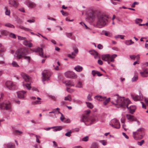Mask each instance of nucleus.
Segmentation results:
<instances>
[{
	"label": "nucleus",
	"mask_w": 148,
	"mask_h": 148,
	"mask_svg": "<svg viewBox=\"0 0 148 148\" xmlns=\"http://www.w3.org/2000/svg\"><path fill=\"white\" fill-rule=\"evenodd\" d=\"M113 101L112 103L118 106V108L122 107L124 108H128V105L130 103L129 99H125L124 97H119L118 95L114 96L112 98Z\"/></svg>",
	"instance_id": "obj_1"
},
{
	"label": "nucleus",
	"mask_w": 148,
	"mask_h": 148,
	"mask_svg": "<svg viewBox=\"0 0 148 148\" xmlns=\"http://www.w3.org/2000/svg\"><path fill=\"white\" fill-rule=\"evenodd\" d=\"M29 51L27 49H20L16 51L14 55V58L16 59H20L23 58L29 62L30 58L29 56H26L28 54Z\"/></svg>",
	"instance_id": "obj_2"
},
{
	"label": "nucleus",
	"mask_w": 148,
	"mask_h": 148,
	"mask_svg": "<svg viewBox=\"0 0 148 148\" xmlns=\"http://www.w3.org/2000/svg\"><path fill=\"white\" fill-rule=\"evenodd\" d=\"M97 27L101 28L106 25L108 21V17L106 15L101 13H99L97 14Z\"/></svg>",
	"instance_id": "obj_3"
},
{
	"label": "nucleus",
	"mask_w": 148,
	"mask_h": 148,
	"mask_svg": "<svg viewBox=\"0 0 148 148\" xmlns=\"http://www.w3.org/2000/svg\"><path fill=\"white\" fill-rule=\"evenodd\" d=\"M145 130L144 128H140L136 131L133 132V137L136 140L141 139L145 136Z\"/></svg>",
	"instance_id": "obj_4"
},
{
	"label": "nucleus",
	"mask_w": 148,
	"mask_h": 148,
	"mask_svg": "<svg viewBox=\"0 0 148 148\" xmlns=\"http://www.w3.org/2000/svg\"><path fill=\"white\" fill-rule=\"evenodd\" d=\"M117 56L116 54H113L111 56L109 54H104L101 56L102 60L107 61L108 64L110 62H113L114 61V59Z\"/></svg>",
	"instance_id": "obj_5"
},
{
	"label": "nucleus",
	"mask_w": 148,
	"mask_h": 148,
	"mask_svg": "<svg viewBox=\"0 0 148 148\" xmlns=\"http://www.w3.org/2000/svg\"><path fill=\"white\" fill-rule=\"evenodd\" d=\"M11 106L10 102L8 101H5L0 103V108L6 110L10 109Z\"/></svg>",
	"instance_id": "obj_6"
},
{
	"label": "nucleus",
	"mask_w": 148,
	"mask_h": 148,
	"mask_svg": "<svg viewBox=\"0 0 148 148\" xmlns=\"http://www.w3.org/2000/svg\"><path fill=\"white\" fill-rule=\"evenodd\" d=\"M42 81L43 82L49 79L51 76L50 72L47 70H45L42 72Z\"/></svg>",
	"instance_id": "obj_7"
},
{
	"label": "nucleus",
	"mask_w": 148,
	"mask_h": 148,
	"mask_svg": "<svg viewBox=\"0 0 148 148\" xmlns=\"http://www.w3.org/2000/svg\"><path fill=\"white\" fill-rule=\"evenodd\" d=\"M110 124L113 127L117 129H119L120 126L119 122L116 119H112L110 122Z\"/></svg>",
	"instance_id": "obj_8"
},
{
	"label": "nucleus",
	"mask_w": 148,
	"mask_h": 148,
	"mask_svg": "<svg viewBox=\"0 0 148 148\" xmlns=\"http://www.w3.org/2000/svg\"><path fill=\"white\" fill-rule=\"evenodd\" d=\"M64 75L68 78L75 79L77 77V75L72 71H69L66 72L64 73Z\"/></svg>",
	"instance_id": "obj_9"
},
{
	"label": "nucleus",
	"mask_w": 148,
	"mask_h": 148,
	"mask_svg": "<svg viewBox=\"0 0 148 148\" xmlns=\"http://www.w3.org/2000/svg\"><path fill=\"white\" fill-rule=\"evenodd\" d=\"M6 87L10 90H12L14 88V84L11 81H7L5 83Z\"/></svg>",
	"instance_id": "obj_10"
},
{
	"label": "nucleus",
	"mask_w": 148,
	"mask_h": 148,
	"mask_svg": "<svg viewBox=\"0 0 148 148\" xmlns=\"http://www.w3.org/2000/svg\"><path fill=\"white\" fill-rule=\"evenodd\" d=\"M131 97L135 101L141 100L143 99L142 96L140 92L139 93V95H132Z\"/></svg>",
	"instance_id": "obj_11"
},
{
	"label": "nucleus",
	"mask_w": 148,
	"mask_h": 148,
	"mask_svg": "<svg viewBox=\"0 0 148 148\" xmlns=\"http://www.w3.org/2000/svg\"><path fill=\"white\" fill-rule=\"evenodd\" d=\"M25 3L30 8H33L36 6V5L34 3L29 0H27Z\"/></svg>",
	"instance_id": "obj_12"
},
{
	"label": "nucleus",
	"mask_w": 148,
	"mask_h": 148,
	"mask_svg": "<svg viewBox=\"0 0 148 148\" xmlns=\"http://www.w3.org/2000/svg\"><path fill=\"white\" fill-rule=\"evenodd\" d=\"M26 91H20L17 92L18 97L20 99H24L26 95Z\"/></svg>",
	"instance_id": "obj_13"
},
{
	"label": "nucleus",
	"mask_w": 148,
	"mask_h": 148,
	"mask_svg": "<svg viewBox=\"0 0 148 148\" xmlns=\"http://www.w3.org/2000/svg\"><path fill=\"white\" fill-rule=\"evenodd\" d=\"M90 121V118L86 115H83L81 119V122H84L85 124L89 123Z\"/></svg>",
	"instance_id": "obj_14"
},
{
	"label": "nucleus",
	"mask_w": 148,
	"mask_h": 148,
	"mask_svg": "<svg viewBox=\"0 0 148 148\" xmlns=\"http://www.w3.org/2000/svg\"><path fill=\"white\" fill-rule=\"evenodd\" d=\"M35 52H38L39 55L41 57H43V49L42 48L38 47L36 49L33 51Z\"/></svg>",
	"instance_id": "obj_15"
},
{
	"label": "nucleus",
	"mask_w": 148,
	"mask_h": 148,
	"mask_svg": "<svg viewBox=\"0 0 148 148\" xmlns=\"http://www.w3.org/2000/svg\"><path fill=\"white\" fill-rule=\"evenodd\" d=\"M21 76L26 82H29L30 80L29 77L26 74L22 73L21 74Z\"/></svg>",
	"instance_id": "obj_16"
},
{
	"label": "nucleus",
	"mask_w": 148,
	"mask_h": 148,
	"mask_svg": "<svg viewBox=\"0 0 148 148\" xmlns=\"http://www.w3.org/2000/svg\"><path fill=\"white\" fill-rule=\"evenodd\" d=\"M95 15V12L93 11H92L89 14V17H90V18L91 19L92 21H94Z\"/></svg>",
	"instance_id": "obj_17"
},
{
	"label": "nucleus",
	"mask_w": 148,
	"mask_h": 148,
	"mask_svg": "<svg viewBox=\"0 0 148 148\" xmlns=\"http://www.w3.org/2000/svg\"><path fill=\"white\" fill-rule=\"evenodd\" d=\"M3 146L5 148H15V145L12 143L4 144Z\"/></svg>",
	"instance_id": "obj_18"
},
{
	"label": "nucleus",
	"mask_w": 148,
	"mask_h": 148,
	"mask_svg": "<svg viewBox=\"0 0 148 148\" xmlns=\"http://www.w3.org/2000/svg\"><path fill=\"white\" fill-rule=\"evenodd\" d=\"M126 117L128 120L130 121H136V119L135 118L134 116L130 114L126 115Z\"/></svg>",
	"instance_id": "obj_19"
},
{
	"label": "nucleus",
	"mask_w": 148,
	"mask_h": 148,
	"mask_svg": "<svg viewBox=\"0 0 148 148\" xmlns=\"http://www.w3.org/2000/svg\"><path fill=\"white\" fill-rule=\"evenodd\" d=\"M89 53L91 55L94 56L95 59H96L98 58V53L95 51H90Z\"/></svg>",
	"instance_id": "obj_20"
},
{
	"label": "nucleus",
	"mask_w": 148,
	"mask_h": 148,
	"mask_svg": "<svg viewBox=\"0 0 148 148\" xmlns=\"http://www.w3.org/2000/svg\"><path fill=\"white\" fill-rule=\"evenodd\" d=\"M23 44L25 46H28L30 48L32 47L33 46V44L32 43L26 40H25L23 41Z\"/></svg>",
	"instance_id": "obj_21"
},
{
	"label": "nucleus",
	"mask_w": 148,
	"mask_h": 148,
	"mask_svg": "<svg viewBox=\"0 0 148 148\" xmlns=\"http://www.w3.org/2000/svg\"><path fill=\"white\" fill-rule=\"evenodd\" d=\"M128 109H129L130 112L131 114H133L135 112L136 109V107L135 106H131L128 107Z\"/></svg>",
	"instance_id": "obj_22"
},
{
	"label": "nucleus",
	"mask_w": 148,
	"mask_h": 148,
	"mask_svg": "<svg viewBox=\"0 0 148 148\" xmlns=\"http://www.w3.org/2000/svg\"><path fill=\"white\" fill-rule=\"evenodd\" d=\"M65 84L66 86H74L75 85L73 82L71 80L66 81L65 82Z\"/></svg>",
	"instance_id": "obj_23"
},
{
	"label": "nucleus",
	"mask_w": 148,
	"mask_h": 148,
	"mask_svg": "<svg viewBox=\"0 0 148 148\" xmlns=\"http://www.w3.org/2000/svg\"><path fill=\"white\" fill-rule=\"evenodd\" d=\"M9 3L11 5V6H13L16 7H17L18 5L14 0H9Z\"/></svg>",
	"instance_id": "obj_24"
},
{
	"label": "nucleus",
	"mask_w": 148,
	"mask_h": 148,
	"mask_svg": "<svg viewBox=\"0 0 148 148\" xmlns=\"http://www.w3.org/2000/svg\"><path fill=\"white\" fill-rule=\"evenodd\" d=\"M74 69L78 72H80L82 71L83 67L79 65H77L74 68Z\"/></svg>",
	"instance_id": "obj_25"
},
{
	"label": "nucleus",
	"mask_w": 148,
	"mask_h": 148,
	"mask_svg": "<svg viewBox=\"0 0 148 148\" xmlns=\"http://www.w3.org/2000/svg\"><path fill=\"white\" fill-rule=\"evenodd\" d=\"M95 122H96V120L95 118H92L91 119H90V121L89 123H86V125H90L92 123H95Z\"/></svg>",
	"instance_id": "obj_26"
},
{
	"label": "nucleus",
	"mask_w": 148,
	"mask_h": 148,
	"mask_svg": "<svg viewBox=\"0 0 148 148\" xmlns=\"http://www.w3.org/2000/svg\"><path fill=\"white\" fill-rule=\"evenodd\" d=\"M141 76L143 77H147L148 76V72L146 71L140 72Z\"/></svg>",
	"instance_id": "obj_27"
},
{
	"label": "nucleus",
	"mask_w": 148,
	"mask_h": 148,
	"mask_svg": "<svg viewBox=\"0 0 148 148\" xmlns=\"http://www.w3.org/2000/svg\"><path fill=\"white\" fill-rule=\"evenodd\" d=\"M55 128V129L54 130L55 131H60L62 129V127L60 126H54L51 127V128Z\"/></svg>",
	"instance_id": "obj_28"
},
{
	"label": "nucleus",
	"mask_w": 148,
	"mask_h": 148,
	"mask_svg": "<svg viewBox=\"0 0 148 148\" xmlns=\"http://www.w3.org/2000/svg\"><path fill=\"white\" fill-rule=\"evenodd\" d=\"M64 100L65 101H72L71 97L70 95H68L67 96L64 97Z\"/></svg>",
	"instance_id": "obj_29"
},
{
	"label": "nucleus",
	"mask_w": 148,
	"mask_h": 148,
	"mask_svg": "<svg viewBox=\"0 0 148 148\" xmlns=\"http://www.w3.org/2000/svg\"><path fill=\"white\" fill-rule=\"evenodd\" d=\"M19 27L22 29H23L25 31H29L31 30V29H30L26 28L24 27L22 25H20L19 26Z\"/></svg>",
	"instance_id": "obj_30"
},
{
	"label": "nucleus",
	"mask_w": 148,
	"mask_h": 148,
	"mask_svg": "<svg viewBox=\"0 0 148 148\" xmlns=\"http://www.w3.org/2000/svg\"><path fill=\"white\" fill-rule=\"evenodd\" d=\"M75 87L78 88H82V82L79 81H78L77 84L76 85Z\"/></svg>",
	"instance_id": "obj_31"
},
{
	"label": "nucleus",
	"mask_w": 148,
	"mask_h": 148,
	"mask_svg": "<svg viewBox=\"0 0 148 148\" xmlns=\"http://www.w3.org/2000/svg\"><path fill=\"white\" fill-rule=\"evenodd\" d=\"M89 137L88 136H86L82 139H81L80 140L82 141L86 142L88 140Z\"/></svg>",
	"instance_id": "obj_32"
},
{
	"label": "nucleus",
	"mask_w": 148,
	"mask_h": 148,
	"mask_svg": "<svg viewBox=\"0 0 148 148\" xmlns=\"http://www.w3.org/2000/svg\"><path fill=\"white\" fill-rule=\"evenodd\" d=\"M5 49L0 43V52H4L5 51Z\"/></svg>",
	"instance_id": "obj_33"
},
{
	"label": "nucleus",
	"mask_w": 148,
	"mask_h": 148,
	"mask_svg": "<svg viewBox=\"0 0 148 148\" xmlns=\"http://www.w3.org/2000/svg\"><path fill=\"white\" fill-rule=\"evenodd\" d=\"M86 103L87 105V107L88 108L91 109L92 108H93V106L91 103L90 102H86Z\"/></svg>",
	"instance_id": "obj_34"
},
{
	"label": "nucleus",
	"mask_w": 148,
	"mask_h": 148,
	"mask_svg": "<svg viewBox=\"0 0 148 148\" xmlns=\"http://www.w3.org/2000/svg\"><path fill=\"white\" fill-rule=\"evenodd\" d=\"M134 43V42L132 41L131 40L127 41L125 42V44L127 45H130Z\"/></svg>",
	"instance_id": "obj_35"
},
{
	"label": "nucleus",
	"mask_w": 148,
	"mask_h": 148,
	"mask_svg": "<svg viewBox=\"0 0 148 148\" xmlns=\"http://www.w3.org/2000/svg\"><path fill=\"white\" fill-rule=\"evenodd\" d=\"M105 100L103 102V104L104 105H106L109 102L110 100V98L109 97L107 99H105Z\"/></svg>",
	"instance_id": "obj_36"
},
{
	"label": "nucleus",
	"mask_w": 148,
	"mask_h": 148,
	"mask_svg": "<svg viewBox=\"0 0 148 148\" xmlns=\"http://www.w3.org/2000/svg\"><path fill=\"white\" fill-rule=\"evenodd\" d=\"M66 35V36L69 38H72V33H68L67 32L66 33H65Z\"/></svg>",
	"instance_id": "obj_37"
},
{
	"label": "nucleus",
	"mask_w": 148,
	"mask_h": 148,
	"mask_svg": "<svg viewBox=\"0 0 148 148\" xmlns=\"http://www.w3.org/2000/svg\"><path fill=\"white\" fill-rule=\"evenodd\" d=\"M14 134H20L23 133L22 132L18 130H16L14 132Z\"/></svg>",
	"instance_id": "obj_38"
},
{
	"label": "nucleus",
	"mask_w": 148,
	"mask_h": 148,
	"mask_svg": "<svg viewBox=\"0 0 148 148\" xmlns=\"http://www.w3.org/2000/svg\"><path fill=\"white\" fill-rule=\"evenodd\" d=\"M98 146V144L96 143H93L92 145V147L93 148H97Z\"/></svg>",
	"instance_id": "obj_39"
},
{
	"label": "nucleus",
	"mask_w": 148,
	"mask_h": 148,
	"mask_svg": "<svg viewBox=\"0 0 148 148\" xmlns=\"http://www.w3.org/2000/svg\"><path fill=\"white\" fill-rule=\"evenodd\" d=\"M138 75H135L132 78V82H134L136 81L138 79Z\"/></svg>",
	"instance_id": "obj_40"
},
{
	"label": "nucleus",
	"mask_w": 148,
	"mask_h": 148,
	"mask_svg": "<svg viewBox=\"0 0 148 148\" xmlns=\"http://www.w3.org/2000/svg\"><path fill=\"white\" fill-rule=\"evenodd\" d=\"M5 25L6 26H7L8 27H10V28H14V27L13 25H12L11 24H10V23H7V24H5Z\"/></svg>",
	"instance_id": "obj_41"
},
{
	"label": "nucleus",
	"mask_w": 148,
	"mask_h": 148,
	"mask_svg": "<svg viewBox=\"0 0 148 148\" xmlns=\"http://www.w3.org/2000/svg\"><path fill=\"white\" fill-rule=\"evenodd\" d=\"M12 64L13 66L15 67H19V65L18 64L17 62L15 61H13L12 63Z\"/></svg>",
	"instance_id": "obj_42"
},
{
	"label": "nucleus",
	"mask_w": 148,
	"mask_h": 148,
	"mask_svg": "<svg viewBox=\"0 0 148 148\" xmlns=\"http://www.w3.org/2000/svg\"><path fill=\"white\" fill-rule=\"evenodd\" d=\"M58 112L60 113L61 114V116L60 117V119L62 121H63L64 120V115L61 112H60L59 111H58Z\"/></svg>",
	"instance_id": "obj_43"
},
{
	"label": "nucleus",
	"mask_w": 148,
	"mask_h": 148,
	"mask_svg": "<svg viewBox=\"0 0 148 148\" xmlns=\"http://www.w3.org/2000/svg\"><path fill=\"white\" fill-rule=\"evenodd\" d=\"M124 35H118L117 36H115V38H120L122 39H123L124 38Z\"/></svg>",
	"instance_id": "obj_44"
},
{
	"label": "nucleus",
	"mask_w": 148,
	"mask_h": 148,
	"mask_svg": "<svg viewBox=\"0 0 148 148\" xmlns=\"http://www.w3.org/2000/svg\"><path fill=\"white\" fill-rule=\"evenodd\" d=\"M142 21V20L141 19L137 18L135 20V22L136 24L141 23Z\"/></svg>",
	"instance_id": "obj_45"
},
{
	"label": "nucleus",
	"mask_w": 148,
	"mask_h": 148,
	"mask_svg": "<svg viewBox=\"0 0 148 148\" xmlns=\"http://www.w3.org/2000/svg\"><path fill=\"white\" fill-rule=\"evenodd\" d=\"M104 34L106 36L110 37L111 36V35L110 33L108 32L105 31L104 32Z\"/></svg>",
	"instance_id": "obj_46"
},
{
	"label": "nucleus",
	"mask_w": 148,
	"mask_h": 148,
	"mask_svg": "<svg viewBox=\"0 0 148 148\" xmlns=\"http://www.w3.org/2000/svg\"><path fill=\"white\" fill-rule=\"evenodd\" d=\"M71 131L70 130L69 131L67 132L65 134V135L66 136L68 137H70L71 135Z\"/></svg>",
	"instance_id": "obj_47"
},
{
	"label": "nucleus",
	"mask_w": 148,
	"mask_h": 148,
	"mask_svg": "<svg viewBox=\"0 0 148 148\" xmlns=\"http://www.w3.org/2000/svg\"><path fill=\"white\" fill-rule=\"evenodd\" d=\"M66 90L67 92H69V93H72L74 91V90L72 89H70L68 87H67L66 88Z\"/></svg>",
	"instance_id": "obj_48"
},
{
	"label": "nucleus",
	"mask_w": 148,
	"mask_h": 148,
	"mask_svg": "<svg viewBox=\"0 0 148 148\" xmlns=\"http://www.w3.org/2000/svg\"><path fill=\"white\" fill-rule=\"evenodd\" d=\"M36 137V141L37 143H40V140L38 138H40V136H38L37 135H35Z\"/></svg>",
	"instance_id": "obj_49"
},
{
	"label": "nucleus",
	"mask_w": 148,
	"mask_h": 148,
	"mask_svg": "<svg viewBox=\"0 0 148 148\" xmlns=\"http://www.w3.org/2000/svg\"><path fill=\"white\" fill-rule=\"evenodd\" d=\"M30 85V84H26L25 85L26 87L29 90H30L31 88Z\"/></svg>",
	"instance_id": "obj_50"
},
{
	"label": "nucleus",
	"mask_w": 148,
	"mask_h": 148,
	"mask_svg": "<svg viewBox=\"0 0 148 148\" xmlns=\"http://www.w3.org/2000/svg\"><path fill=\"white\" fill-rule=\"evenodd\" d=\"M144 140H142L138 142L137 143V144L138 145L141 146L143 143H144Z\"/></svg>",
	"instance_id": "obj_51"
},
{
	"label": "nucleus",
	"mask_w": 148,
	"mask_h": 148,
	"mask_svg": "<svg viewBox=\"0 0 148 148\" xmlns=\"http://www.w3.org/2000/svg\"><path fill=\"white\" fill-rule=\"evenodd\" d=\"M33 103L34 104H40L41 103V101L40 100H37L34 101Z\"/></svg>",
	"instance_id": "obj_52"
},
{
	"label": "nucleus",
	"mask_w": 148,
	"mask_h": 148,
	"mask_svg": "<svg viewBox=\"0 0 148 148\" xmlns=\"http://www.w3.org/2000/svg\"><path fill=\"white\" fill-rule=\"evenodd\" d=\"M97 71H96L94 70L92 71V74L93 75V76H95V75L97 74Z\"/></svg>",
	"instance_id": "obj_53"
},
{
	"label": "nucleus",
	"mask_w": 148,
	"mask_h": 148,
	"mask_svg": "<svg viewBox=\"0 0 148 148\" xmlns=\"http://www.w3.org/2000/svg\"><path fill=\"white\" fill-rule=\"evenodd\" d=\"M10 36L12 38H16V36L15 35V34H13V33H11L10 34Z\"/></svg>",
	"instance_id": "obj_54"
},
{
	"label": "nucleus",
	"mask_w": 148,
	"mask_h": 148,
	"mask_svg": "<svg viewBox=\"0 0 148 148\" xmlns=\"http://www.w3.org/2000/svg\"><path fill=\"white\" fill-rule=\"evenodd\" d=\"M18 39L21 40H23L26 39V38L25 37H21L19 36H18Z\"/></svg>",
	"instance_id": "obj_55"
},
{
	"label": "nucleus",
	"mask_w": 148,
	"mask_h": 148,
	"mask_svg": "<svg viewBox=\"0 0 148 148\" xmlns=\"http://www.w3.org/2000/svg\"><path fill=\"white\" fill-rule=\"evenodd\" d=\"M139 3L138 2H134L133 4L132 5L131 7L132 8H134L135 7V5H138Z\"/></svg>",
	"instance_id": "obj_56"
},
{
	"label": "nucleus",
	"mask_w": 148,
	"mask_h": 148,
	"mask_svg": "<svg viewBox=\"0 0 148 148\" xmlns=\"http://www.w3.org/2000/svg\"><path fill=\"white\" fill-rule=\"evenodd\" d=\"M95 97H96V98L97 100H98L99 101H100V100H101V99L102 97L101 96H97Z\"/></svg>",
	"instance_id": "obj_57"
},
{
	"label": "nucleus",
	"mask_w": 148,
	"mask_h": 148,
	"mask_svg": "<svg viewBox=\"0 0 148 148\" xmlns=\"http://www.w3.org/2000/svg\"><path fill=\"white\" fill-rule=\"evenodd\" d=\"M61 104L62 106H65L66 104V102L64 101H62L61 102Z\"/></svg>",
	"instance_id": "obj_58"
},
{
	"label": "nucleus",
	"mask_w": 148,
	"mask_h": 148,
	"mask_svg": "<svg viewBox=\"0 0 148 148\" xmlns=\"http://www.w3.org/2000/svg\"><path fill=\"white\" fill-rule=\"evenodd\" d=\"M10 10H6L5 12V14L6 15H9L10 14Z\"/></svg>",
	"instance_id": "obj_59"
},
{
	"label": "nucleus",
	"mask_w": 148,
	"mask_h": 148,
	"mask_svg": "<svg viewBox=\"0 0 148 148\" xmlns=\"http://www.w3.org/2000/svg\"><path fill=\"white\" fill-rule=\"evenodd\" d=\"M97 48L99 49H101L103 48V46L101 44H98L97 45Z\"/></svg>",
	"instance_id": "obj_60"
},
{
	"label": "nucleus",
	"mask_w": 148,
	"mask_h": 148,
	"mask_svg": "<svg viewBox=\"0 0 148 148\" xmlns=\"http://www.w3.org/2000/svg\"><path fill=\"white\" fill-rule=\"evenodd\" d=\"M101 143L103 145H107V142L104 140L101 141Z\"/></svg>",
	"instance_id": "obj_61"
},
{
	"label": "nucleus",
	"mask_w": 148,
	"mask_h": 148,
	"mask_svg": "<svg viewBox=\"0 0 148 148\" xmlns=\"http://www.w3.org/2000/svg\"><path fill=\"white\" fill-rule=\"evenodd\" d=\"M35 20L34 19L28 20H27V22L30 23H34L35 22Z\"/></svg>",
	"instance_id": "obj_62"
},
{
	"label": "nucleus",
	"mask_w": 148,
	"mask_h": 148,
	"mask_svg": "<svg viewBox=\"0 0 148 148\" xmlns=\"http://www.w3.org/2000/svg\"><path fill=\"white\" fill-rule=\"evenodd\" d=\"M122 135L125 137V138L127 139L129 138V137L126 135V134L125 133L123 132L122 133Z\"/></svg>",
	"instance_id": "obj_63"
},
{
	"label": "nucleus",
	"mask_w": 148,
	"mask_h": 148,
	"mask_svg": "<svg viewBox=\"0 0 148 148\" xmlns=\"http://www.w3.org/2000/svg\"><path fill=\"white\" fill-rule=\"evenodd\" d=\"M145 101L147 105L148 106V98H145Z\"/></svg>",
	"instance_id": "obj_64"
}]
</instances>
